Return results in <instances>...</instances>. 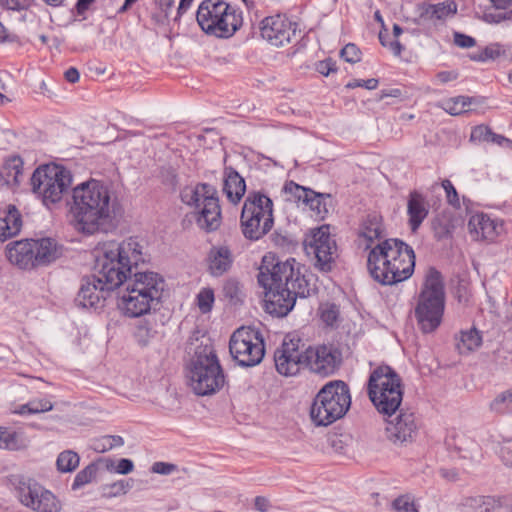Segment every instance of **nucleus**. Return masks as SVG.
I'll return each mask as SVG.
<instances>
[{"instance_id":"obj_1","label":"nucleus","mask_w":512,"mask_h":512,"mask_svg":"<svg viewBox=\"0 0 512 512\" xmlns=\"http://www.w3.org/2000/svg\"><path fill=\"white\" fill-rule=\"evenodd\" d=\"M117 198L108 185L90 179L72 189L70 223L84 235L107 233L114 225Z\"/></svg>"},{"instance_id":"obj_2","label":"nucleus","mask_w":512,"mask_h":512,"mask_svg":"<svg viewBox=\"0 0 512 512\" xmlns=\"http://www.w3.org/2000/svg\"><path fill=\"white\" fill-rule=\"evenodd\" d=\"M295 259L278 262L270 271L261 266L258 283L265 289L266 311L277 317L286 316L294 307L296 298L309 294L307 282L294 268Z\"/></svg>"},{"instance_id":"obj_3","label":"nucleus","mask_w":512,"mask_h":512,"mask_svg":"<svg viewBox=\"0 0 512 512\" xmlns=\"http://www.w3.org/2000/svg\"><path fill=\"white\" fill-rule=\"evenodd\" d=\"M367 267L372 278L380 284H397L412 276L415 254L399 239H384L369 251Z\"/></svg>"},{"instance_id":"obj_4","label":"nucleus","mask_w":512,"mask_h":512,"mask_svg":"<svg viewBox=\"0 0 512 512\" xmlns=\"http://www.w3.org/2000/svg\"><path fill=\"white\" fill-rule=\"evenodd\" d=\"M144 262L143 246L135 237L123 241H107L97 249L95 270L103 282L120 288L131 276L133 268Z\"/></svg>"},{"instance_id":"obj_5","label":"nucleus","mask_w":512,"mask_h":512,"mask_svg":"<svg viewBox=\"0 0 512 512\" xmlns=\"http://www.w3.org/2000/svg\"><path fill=\"white\" fill-rule=\"evenodd\" d=\"M445 309V292L441 274L429 268L418 296L414 314L423 333L434 332L441 324Z\"/></svg>"},{"instance_id":"obj_6","label":"nucleus","mask_w":512,"mask_h":512,"mask_svg":"<svg viewBox=\"0 0 512 512\" xmlns=\"http://www.w3.org/2000/svg\"><path fill=\"white\" fill-rule=\"evenodd\" d=\"M180 198L192 208L193 218L200 229L213 232L221 226V206L214 186L207 183L186 186L181 190Z\"/></svg>"},{"instance_id":"obj_7","label":"nucleus","mask_w":512,"mask_h":512,"mask_svg":"<svg viewBox=\"0 0 512 512\" xmlns=\"http://www.w3.org/2000/svg\"><path fill=\"white\" fill-rule=\"evenodd\" d=\"M351 406L349 387L340 380L325 384L315 396L310 418L316 426H328L341 419Z\"/></svg>"},{"instance_id":"obj_8","label":"nucleus","mask_w":512,"mask_h":512,"mask_svg":"<svg viewBox=\"0 0 512 512\" xmlns=\"http://www.w3.org/2000/svg\"><path fill=\"white\" fill-rule=\"evenodd\" d=\"M368 396L379 413L391 417L403 400L400 376L390 366L377 367L368 380Z\"/></svg>"},{"instance_id":"obj_9","label":"nucleus","mask_w":512,"mask_h":512,"mask_svg":"<svg viewBox=\"0 0 512 512\" xmlns=\"http://www.w3.org/2000/svg\"><path fill=\"white\" fill-rule=\"evenodd\" d=\"M196 19L206 34L218 38L231 37L243 23L241 12L224 0L202 1Z\"/></svg>"},{"instance_id":"obj_10","label":"nucleus","mask_w":512,"mask_h":512,"mask_svg":"<svg viewBox=\"0 0 512 512\" xmlns=\"http://www.w3.org/2000/svg\"><path fill=\"white\" fill-rule=\"evenodd\" d=\"M187 378L191 389L200 396L214 394L224 386L225 377L212 347L205 346L196 351Z\"/></svg>"},{"instance_id":"obj_11","label":"nucleus","mask_w":512,"mask_h":512,"mask_svg":"<svg viewBox=\"0 0 512 512\" xmlns=\"http://www.w3.org/2000/svg\"><path fill=\"white\" fill-rule=\"evenodd\" d=\"M71 184L70 171L56 164L38 167L31 177L33 193L40 197L47 207L60 202Z\"/></svg>"},{"instance_id":"obj_12","label":"nucleus","mask_w":512,"mask_h":512,"mask_svg":"<svg viewBox=\"0 0 512 512\" xmlns=\"http://www.w3.org/2000/svg\"><path fill=\"white\" fill-rule=\"evenodd\" d=\"M243 235L249 240H258L273 227V202L264 194L250 193L241 213Z\"/></svg>"},{"instance_id":"obj_13","label":"nucleus","mask_w":512,"mask_h":512,"mask_svg":"<svg viewBox=\"0 0 512 512\" xmlns=\"http://www.w3.org/2000/svg\"><path fill=\"white\" fill-rule=\"evenodd\" d=\"M229 349L233 359L241 366L259 364L265 354L260 332L251 327H240L231 336Z\"/></svg>"},{"instance_id":"obj_14","label":"nucleus","mask_w":512,"mask_h":512,"mask_svg":"<svg viewBox=\"0 0 512 512\" xmlns=\"http://www.w3.org/2000/svg\"><path fill=\"white\" fill-rule=\"evenodd\" d=\"M21 504L36 512H60L61 502L57 497L31 479H21L16 486Z\"/></svg>"},{"instance_id":"obj_15","label":"nucleus","mask_w":512,"mask_h":512,"mask_svg":"<svg viewBox=\"0 0 512 512\" xmlns=\"http://www.w3.org/2000/svg\"><path fill=\"white\" fill-rule=\"evenodd\" d=\"M305 251L315 258V266L323 271H331L337 258L336 241L330 234L328 225H323L312 231L305 241Z\"/></svg>"},{"instance_id":"obj_16","label":"nucleus","mask_w":512,"mask_h":512,"mask_svg":"<svg viewBox=\"0 0 512 512\" xmlns=\"http://www.w3.org/2000/svg\"><path fill=\"white\" fill-rule=\"evenodd\" d=\"M342 360L341 352L332 345L309 347L304 351L305 366L321 376L333 374Z\"/></svg>"},{"instance_id":"obj_17","label":"nucleus","mask_w":512,"mask_h":512,"mask_svg":"<svg viewBox=\"0 0 512 512\" xmlns=\"http://www.w3.org/2000/svg\"><path fill=\"white\" fill-rule=\"evenodd\" d=\"M122 286L130 293L145 296L146 299L159 303L164 291L163 277L152 271L135 272Z\"/></svg>"},{"instance_id":"obj_18","label":"nucleus","mask_w":512,"mask_h":512,"mask_svg":"<svg viewBox=\"0 0 512 512\" xmlns=\"http://www.w3.org/2000/svg\"><path fill=\"white\" fill-rule=\"evenodd\" d=\"M297 24L282 15L266 17L262 21L261 36L275 47L289 44L296 36Z\"/></svg>"},{"instance_id":"obj_19","label":"nucleus","mask_w":512,"mask_h":512,"mask_svg":"<svg viewBox=\"0 0 512 512\" xmlns=\"http://www.w3.org/2000/svg\"><path fill=\"white\" fill-rule=\"evenodd\" d=\"M468 232L475 241L496 242L505 233L504 221L485 213H475L468 221Z\"/></svg>"},{"instance_id":"obj_20","label":"nucleus","mask_w":512,"mask_h":512,"mask_svg":"<svg viewBox=\"0 0 512 512\" xmlns=\"http://www.w3.org/2000/svg\"><path fill=\"white\" fill-rule=\"evenodd\" d=\"M276 370L283 376H294L305 366L304 352L299 349V340H284L274 353Z\"/></svg>"},{"instance_id":"obj_21","label":"nucleus","mask_w":512,"mask_h":512,"mask_svg":"<svg viewBox=\"0 0 512 512\" xmlns=\"http://www.w3.org/2000/svg\"><path fill=\"white\" fill-rule=\"evenodd\" d=\"M419 430L418 421L412 412H401L387 421L386 433L388 439L396 445L411 443Z\"/></svg>"},{"instance_id":"obj_22","label":"nucleus","mask_w":512,"mask_h":512,"mask_svg":"<svg viewBox=\"0 0 512 512\" xmlns=\"http://www.w3.org/2000/svg\"><path fill=\"white\" fill-rule=\"evenodd\" d=\"M114 290L103 282L99 275L88 276L83 278L76 301L85 308H98L102 306L110 291Z\"/></svg>"},{"instance_id":"obj_23","label":"nucleus","mask_w":512,"mask_h":512,"mask_svg":"<svg viewBox=\"0 0 512 512\" xmlns=\"http://www.w3.org/2000/svg\"><path fill=\"white\" fill-rule=\"evenodd\" d=\"M384 232L382 216L377 212L368 213L359 225L357 237L359 248L371 250L375 246V241H383Z\"/></svg>"},{"instance_id":"obj_24","label":"nucleus","mask_w":512,"mask_h":512,"mask_svg":"<svg viewBox=\"0 0 512 512\" xmlns=\"http://www.w3.org/2000/svg\"><path fill=\"white\" fill-rule=\"evenodd\" d=\"M159 303L150 301L145 296H138L130 293V290L122 288L118 296V308L123 315L130 318H137L150 312L152 307Z\"/></svg>"},{"instance_id":"obj_25","label":"nucleus","mask_w":512,"mask_h":512,"mask_svg":"<svg viewBox=\"0 0 512 512\" xmlns=\"http://www.w3.org/2000/svg\"><path fill=\"white\" fill-rule=\"evenodd\" d=\"M429 213L426 198L418 191L410 192L407 201L408 224L412 232H416Z\"/></svg>"},{"instance_id":"obj_26","label":"nucleus","mask_w":512,"mask_h":512,"mask_svg":"<svg viewBox=\"0 0 512 512\" xmlns=\"http://www.w3.org/2000/svg\"><path fill=\"white\" fill-rule=\"evenodd\" d=\"M33 240H20L6 246L8 260L22 269L34 267Z\"/></svg>"},{"instance_id":"obj_27","label":"nucleus","mask_w":512,"mask_h":512,"mask_svg":"<svg viewBox=\"0 0 512 512\" xmlns=\"http://www.w3.org/2000/svg\"><path fill=\"white\" fill-rule=\"evenodd\" d=\"M21 227V215L15 206L9 205L0 210V242L16 236Z\"/></svg>"},{"instance_id":"obj_28","label":"nucleus","mask_w":512,"mask_h":512,"mask_svg":"<svg viewBox=\"0 0 512 512\" xmlns=\"http://www.w3.org/2000/svg\"><path fill=\"white\" fill-rule=\"evenodd\" d=\"M233 263V256L226 246L212 247L208 254V268L213 276L226 273Z\"/></svg>"},{"instance_id":"obj_29","label":"nucleus","mask_w":512,"mask_h":512,"mask_svg":"<svg viewBox=\"0 0 512 512\" xmlns=\"http://www.w3.org/2000/svg\"><path fill=\"white\" fill-rule=\"evenodd\" d=\"M32 245L34 266L51 263L60 256L56 242L50 238L33 240Z\"/></svg>"},{"instance_id":"obj_30","label":"nucleus","mask_w":512,"mask_h":512,"mask_svg":"<svg viewBox=\"0 0 512 512\" xmlns=\"http://www.w3.org/2000/svg\"><path fill=\"white\" fill-rule=\"evenodd\" d=\"M223 191L227 199L233 204H237L245 194L246 184L244 179L231 168L225 171Z\"/></svg>"},{"instance_id":"obj_31","label":"nucleus","mask_w":512,"mask_h":512,"mask_svg":"<svg viewBox=\"0 0 512 512\" xmlns=\"http://www.w3.org/2000/svg\"><path fill=\"white\" fill-rule=\"evenodd\" d=\"M29 442L24 432L0 427V449L18 451L27 448Z\"/></svg>"},{"instance_id":"obj_32","label":"nucleus","mask_w":512,"mask_h":512,"mask_svg":"<svg viewBox=\"0 0 512 512\" xmlns=\"http://www.w3.org/2000/svg\"><path fill=\"white\" fill-rule=\"evenodd\" d=\"M482 344V336L476 328L460 332L457 349L461 354H468L478 349Z\"/></svg>"},{"instance_id":"obj_33","label":"nucleus","mask_w":512,"mask_h":512,"mask_svg":"<svg viewBox=\"0 0 512 512\" xmlns=\"http://www.w3.org/2000/svg\"><path fill=\"white\" fill-rule=\"evenodd\" d=\"M463 506L466 512H493L499 503L494 497L475 496L466 498Z\"/></svg>"},{"instance_id":"obj_34","label":"nucleus","mask_w":512,"mask_h":512,"mask_svg":"<svg viewBox=\"0 0 512 512\" xmlns=\"http://www.w3.org/2000/svg\"><path fill=\"white\" fill-rule=\"evenodd\" d=\"M328 202H330V195L317 193L312 191V195L309 196L305 202L311 211L314 212V216L319 219H324L329 212Z\"/></svg>"},{"instance_id":"obj_35","label":"nucleus","mask_w":512,"mask_h":512,"mask_svg":"<svg viewBox=\"0 0 512 512\" xmlns=\"http://www.w3.org/2000/svg\"><path fill=\"white\" fill-rule=\"evenodd\" d=\"M457 12V5L454 1H444L437 4H429L425 8V15L432 19L443 20L453 16Z\"/></svg>"},{"instance_id":"obj_36","label":"nucleus","mask_w":512,"mask_h":512,"mask_svg":"<svg viewBox=\"0 0 512 512\" xmlns=\"http://www.w3.org/2000/svg\"><path fill=\"white\" fill-rule=\"evenodd\" d=\"M472 103V98L465 96H458L446 100L443 103L444 110L450 115H460L468 110V107Z\"/></svg>"},{"instance_id":"obj_37","label":"nucleus","mask_w":512,"mask_h":512,"mask_svg":"<svg viewBox=\"0 0 512 512\" xmlns=\"http://www.w3.org/2000/svg\"><path fill=\"white\" fill-rule=\"evenodd\" d=\"M80 458L72 450H66L59 454L56 464L60 472H72L79 466Z\"/></svg>"},{"instance_id":"obj_38","label":"nucleus","mask_w":512,"mask_h":512,"mask_svg":"<svg viewBox=\"0 0 512 512\" xmlns=\"http://www.w3.org/2000/svg\"><path fill=\"white\" fill-rule=\"evenodd\" d=\"M489 408L492 412L497 414H506L512 412V392L506 391L496 396Z\"/></svg>"},{"instance_id":"obj_39","label":"nucleus","mask_w":512,"mask_h":512,"mask_svg":"<svg viewBox=\"0 0 512 512\" xmlns=\"http://www.w3.org/2000/svg\"><path fill=\"white\" fill-rule=\"evenodd\" d=\"M318 314L322 322L327 326H333L339 319L340 311L338 306L333 303H323L318 309Z\"/></svg>"},{"instance_id":"obj_40","label":"nucleus","mask_w":512,"mask_h":512,"mask_svg":"<svg viewBox=\"0 0 512 512\" xmlns=\"http://www.w3.org/2000/svg\"><path fill=\"white\" fill-rule=\"evenodd\" d=\"M283 191L286 194L291 195L298 202H302L305 204L309 196L312 195L313 190L300 186L293 181H290L285 184Z\"/></svg>"},{"instance_id":"obj_41","label":"nucleus","mask_w":512,"mask_h":512,"mask_svg":"<svg viewBox=\"0 0 512 512\" xmlns=\"http://www.w3.org/2000/svg\"><path fill=\"white\" fill-rule=\"evenodd\" d=\"M402 32H403L402 28L398 24H394L393 25V36L395 39L391 40V41L386 40V37L384 36V33L382 31H380V33H379V40H380L381 44L384 47H388L395 56H399L403 50V46L397 40V38L402 34Z\"/></svg>"},{"instance_id":"obj_42","label":"nucleus","mask_w":512,"mask_h":512,"mask_svg":"<svg viewBox=\"0 0 512 512\" xmlns=\"http://www.w3.org/2000/svg\"><path fill=\"white\" fill-rule=\"evenodd\" d=\"M214 301V291L211 288L201 289L196 297V305L203 314L211 311Z\"/></svg>"},{"instance_id":"obj_43","label":"nucleus","mask_w":512,"mask_h":512,"mask_svg":"<svg viewBox=\"0 0 512 512\" xmlns=\"http://www.w3.org/2000/svg\"><path fill=\"white\" fill-rule=\"evenodd\" d=\"M132 487L130 481L119 480L103 488V494L105 497L112 498L123 494H126Z\"/></svg>"},{"instance_id":"obj_44","label":"nucleus","mask_w":512,"mask_h":512,"mask_svg":"<svg viewBox=\"0 0 512 512\" xmlns=\"http://www.w3.org/2000/svg\"><path fill=\"white\" fill-rule=\"evenodd\" d=\"M96 474V467L94 465H88L75 476L72 484V489L76 490L92 481Z\"/></svg>"},{"instance_id":"obj_45","label":"nucleus","mask_w":512,"mask_h":512,"mask_svg":"<svg viewBox=\"0 0 512 512\" xmlns=\"http://www.w3.org/2000/svg\"><path fill=\"white\" fill-rule=\"evenodd\" d=\"M392 506L397 512H419L413 498L409 495L399 496L392 502Z\"/></svg>"},{"instance_id":"obj_46","label":"nucleus","mask_w":512,"mask_h":512,"mask_svg":"<svg viewBox=\"0 0 512 512\" xmlns=\"http://www.w3.org/2000/svg\"><path fill=\"white\" fill-rule=\"evenodd\" d=\"M22 168L23 162L19 157L10 158L4 166L5 171H7L8 177H12L14 181H17L18 176L22 174Z\"/></svg>"},{"instance_id":"obj_47","label":"nucleus","mask_w":512,"mask_h":512,"mask_svg":"<svg viewBox=\"0 0 512 512\" xmlns=\"http://www.w3.org/2000/svg\"><path fill=\"white\" fill-rule=\"evenodd\" d=\"M492 130L486 125H478L472 129L470 140L473 142H489Z\"/></svg>"},{"instance_id":"obj_48","label":"nucleus","mask_w":512,"mask_h":512,"mask_svg":"<svg viewBox=\"0 0 512 512\" xmlns=\"http://www.w3.org/2000/svg\"><path fill=\"white\" fill-rule=\"evenodd\" d=\"M341 57L346 62L357 63L361 60V51L355 44L349 43L341 50Z\"/></svg>"},{"instance_id":"obj_49","label":"nucleus","mask_w":512,"mask_h":512,"mask_svg":"<svg viewBox=\"0 0 512 512\" xmlns=\"http://www.w3.org/2000/svg\"><path fill=\"white\" fill-rule=\"evenodd\" d=\"M442 187L446 192L447 201L450 205H452L455 208L460 207V200L458 193L452 184V182L448 179H445L442 181Z\"/></svg>"},{"instance_id":"obj_50","label":"nucleus","mask_w":512,"mask_h":512,"mask_svg":"<svg viewBox=\"0 0 512 512\" xmlns=\"http://www.w3.org/2000/svg\"><path fill=\"white\" fill-rule=\"evenodd\" d=\"M32 2L33 0H0V5L8 10L22 11L27 10Z\"/></svg>"},{"instance_id":"obj_51","label":"nucleus","mask_w":512,"mask_h":512,"mask_svg":"<svg viewBox=\"0 0 512 512\" xmlns=\"http://www.w3.org/2000/svg\"><path fill=\"white\" fill-rule=\"evenodd\" d=\"M30 414L43 413L52 410L53 404L46 399H35L29 402Z\"/></svg>"},{"instance_id":"obj_52","label":"nucleus","mask_w":512,"mask_h":512,"mask_svg":"<svg viewBox=\"0 0 512 512\" xmlns=\"http://www.w3.org/2000/svg\"><path fill=\"white\" fill-rule=\"evenodd\" d=\"M103 441L107 442V445H103L101 448L99 446L95 447V449L99 452H105L111 450L114 447H119L124 444L123 438L117 435L104 436Z\"/></svg>"},{"instance_id":"obj_53","label":"nucleus","mask_w":512,"mask_h":512,"mask_svg":"<svg viewBox=\"0 0 512 512\" xmlns=\"http://www.w3.org/2000/svg\"><path fill=\"white\" fill-rule=\"evenodd\" d=\"M378 80L375 79V78H371V79H367V80H353V81H350L349 83H347L346 87L347 88H350V89H353V88H356V87H364L368 90H374L377 88L378 86Z\"/></svg>"},{"instance_id":"obj_54","label":"nucleus","mask_w":512,"mask_h":512,"mask_svg":"<svg viewBox=\"0 0 512 512\" xmlns=\"http://www.w3.org/2000/svg\"><path fill=\"white\" fill-rule=\"evenodd\" d=\"M176 470V465L165 463V462H155L152 467L151 471L156 474L161 475H169L172 472Z\"/></svg>"},{"instance_id":"obj_55","label":"nucleus","mask_w":512,"mask_h":512,"mask_svg":"<svg viewBox=\"0 0 512 512\" xmlns=\"http://www.w3.org/2000/svg\"><path fill=\"white\" fill-rule=\"evenodd\" d=\"M454 42L461 48H470L476 44V41L471 36L456 32L454 34Z\"/></svg>"},{"instance_id":"obj_56","label":"nucleus","mask_w":512,"mask_h":512,"mask_svg":"<svg viewBox=\"0 0 512 512\" xmlns=\"http://www.w3.org/2000/svg\"><path fill=\"white\" fill-rule=\"evenodd\" d=\"M133 469V462L130 459L122 458L118 461L115 472L121 475H126L131 473Z\"/></svg>"},{"instance_id":"obj_57","label":"nucleus","mask_w":512,"mask_h":512,"mask_svg":"<svg viewBox=\"0 0 512 512\" xmlns=\"http://www.w3.org/2000/svg\"><path fill=\"white\" fill-rule=\"evenodd\" d=\"M489 142L495 143L501 147H505L512 150V140L504 137L503 135H499L492 132Z\"/></svg>"},{"instance_id":"obj_58","label":"nucleus","mask_w":512,"mask_h":512,"mask_svg":"<svg viewBox=\"0 0 512 512\" xmlns=\"http://www.w3.org/2000/svg\"><path fill=\"white\" fill-rule=\"evenodd\" d=\"M457 77V74L454 73V72H449V71H445V72H440L437 74V78L440 82L442 83H446V82H449V81H452V80H455Z\"/></svg>"},{"instance_id":"obj_59","label":"nucleus","mask_w":512,"mask_h":512,"mask_svg":"<svg viewBox=\"0 0 512 512\" xmlns=\"http://www.w3.org/2000/svg\"><path fill=\"white\" fill-rule=\"evenodd\" d=\"M65 78L70 83H75L79 80V72L76 68H69L65 72Z\"/></svg>"},{"instance_id":"obj_60","label":"nucleus","mask_w":512,"mask_h":512,"mask_svg":"<svg viewBox=\"0 0 512 512\" xmlns=\"http://www.w3.org/2000/svg\"><path fill=\"white\" fill-rule=\"evenodd\" d=\"M255 508L259 511H266L268 508V501L263 497H257L255 499Z\"/></svg>"},{"instance_id":"obj_61","label":"nucleus","mask_w":512,"mask_h":512,"mask_svg":"<svg viewBox=\"0 0 512 512\" xmlns=\"http://www.w3.org/2000/svg\"><path fill=\"white\" fill-rule=\"evenodd\" d=\"M157 3L167 16L169 9L173 6L174 0H157Z\"/></svg>"},{"instance_id":"obj_62","label":"nucleus","mask_w":512,"mask_h":512,"mask_svg":"<svg viewBox=\"0 0 512 512\" xmlns=\"http://www.w3.org/2000/svg\"><path fill=\"white\" fill-rule=\"evenodd\" d=\"M401 96V91L399 89H391L389 91H381L379 99H384L386 97H399Z\"/></svg>"},{"instance_id":"obj_63","label":"nucleus","mask_w":512,"mask_h":512,"mask_svg":"<svg viewBox=\"0 0 512 512\" xmlns=\"http://www.w3.org/2000/svg\"><path fill=\"white\" fill-rule=\"evenodd\" d=\"M491 2L497 9H507L510 6L512 0H491Z\"/></svg>"},{"instance_id":"obj_64","label":"nucleus","mask_w":512,"mask_h":512,"mask_svg":"<svg viewBox=\"0 0 512 512\" xmlns=\"http://www.w3.org/2000/svg\"><path fill=\"white\" fill-rule=\"evenodd\" d=\"M484 58H485V61L486 60H489V59H494L496 58L498 55H499V52L492 49V48H486L484 51Z\"/></svg>"}]
</instances>
